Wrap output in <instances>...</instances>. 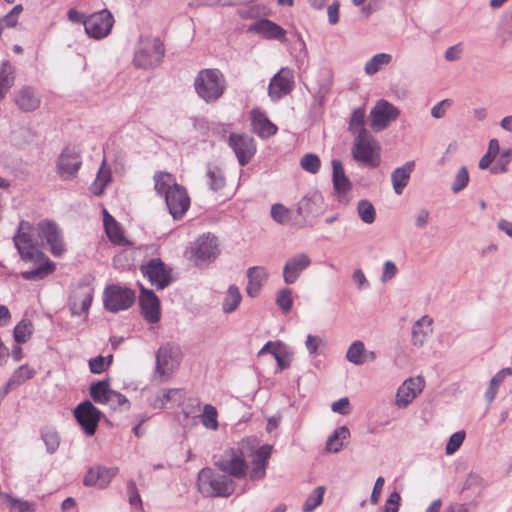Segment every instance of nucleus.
<instances>
[{
  "label": "nucleus",
  "mask_w": 512,
  "mask_h": 512,
  "mask_svg": "<svg viewBox=\"0 0 512 512\" xmlns=\"http://www.w3.org/2000/svg\"><path fill=\"white\" fill-rule=\"evenodd\" d=\"M194 87L201 99L213 103L224 94L226 80L219 69H202L195 78Z\"/></svg>",
  "instance_id": "nucleus-1"
},
{
  "label": "nucleus",
  "mask_w": 512,
  "mask_h": 512,
  "mask_svg": "<svg viewBox=\"0 0 512 512\" xmlns=\"http://www.w3.org/2000/svg\"><path fill=\"white\" fill-rule=\"evenodd\" d=\"M165 54L164 44L156 37H141L134 52L133 64L137 69L157 67Z\"/></svg>",
  "instance_id": "nucleus-2"
},
{
  "label": "nucleus",
  "mask_w": 512,
  "mask_h": 512,
  "mask_svg": "<svg viewBox=\"0 0 512 512\" xmlns=\"http://www.w3.org/2000/svg\"><path fill=\"white\" fill-rule=\"evenodd\" d=\"M198 483L203 493L215 497H229L236 488L233 479L226 474L216 473L208 467L199 471Z\"/></svg>",
  "instance_id": "nucleus-3"
},
{
  "label": "nucleus",
  "mask_w": 512,
  "mask_h": 512,
  "mask_svg": "<svg viewBox=\"0 0 512 512\" xmlns=\"http://www.w3.org/2000/svg\"><path fill=\"white\" fill-rule=\"evenodd\" d=\"M13 241L21 260L43 259L40 254L39 242L34 236V228L27 221L19 223L18 232L14 235Z\"/></svg>",
  "instance_id": "nucleus-4"
},
{
  "label": "nucleus",
  "mask_w": 512,
  "mask_h": 512,
  "mask_svg": "<svg viewBox=\"0 0 512 512\" xmlns=\"http://www.w3.org/2000/svg\"><path fill=\"white\" fill-rule=\"evenodd\" d=\"M215 466L230 478L243 479L248 473V463L240 449L226 450L214 461Z\"/></svg>",
  "instance_id": "nucleus-5"
},
{
  "label": "nucleus",
  "mask_w": 512,
  "mask_h": 512,
  "mask_svg": "<svg viewBox=\"0 0 512 512\" xmlns=\"http://www.w3.org/2000/svg\"><path fill=\"white\" fill-rule=\"evenodd\" d=\"M135 299L134 290L118 284L107 286L103 293L104 307L113 313L129 309L134 304Z\"/></svg>",
  "instance_id": "nucleus-6"
},
{
  "label": "nucleus",
  "mask_w": 512,
  "mask_h": 512,
  "mask_svg": "<svg viewBox=\"0 0 512 512\" xmlns=\"http://www.w3.org/2000/svg\"><path fill=\"white\" fill-rule=\"evenodd\" d=\"M81 166V151L75 146H67L57 158L56 172L64 181L73 180L77 177Z\"/></svg>",
  "instance_id": "nucleus-7"
},
{
  "label": "nucleus",
  "mask_w": 512,
  "mask_h": 512,
  "mask_svg": "<svg viewBox=\"0 0 512 512\" xmlns=\"http://www.w3.org/2000/svg\"><path fill=\"white\" fill-rule=\"evenodd\" d=\"M114 22L112 13L108 9H103L88 15L84 21V28L89 37L102 39L110 34Z\"/></svg>",
  "instance_id": "nucleus-8"
},
{
  "label": "nucleus",
  "mask_w": 512,
  "mask_h": 512,
  "mask_svg": "<svg viewBox=\"0 0 512 512\" xmlns=\"http://www.w3.org/2000/svg\"><path fill=\"white\" fill-rule=\"evenodd\" d=\"M142 275L158 290L166 288L172 281L171 270L160 258H152L140 266Z\"/></svg>",
  "instance_id": "nucleus-9"
},
{
  "label": "nucleus",
  "mask_w": 512,
  "mask_h": 512,
  "mask_svg": "<svg viewBox=\"0 0 512 512\" xmlns=\"http://www.w3.org/2000/svg\"><path fill=\"white\" fill-rule=\"evenodd\" d=\"M164 197L169 213L175 220L181 219L190 207L187 190L180 184L174 183Z\"/></svg>",
  "instance_id": "nucleus-10"
},
{
  "label": "nucleus",
  "mask_w": 512,
  "mask_h": 512,
  "mask_svg": "<svg viewBox=\"0 0 512 512\" xmlns=\"http://www.w3.org/2000/svg\"><path fill=\"white\" fill-rule=\"evenodd\" d=\"M191 253L198 265L214 261L219 254L217 237L211 233L199 236L191 247Z\"/></svg>",
  "instance_id": "nucleus-11"
},
{
  "label": "nucleus",
  "mask_w": 512,
  "mask_h": 512,
  "mask_svg": "<svg viewBox=\"0 0 512 512\" xmlns=\"http://www.w3.org/2000/svg\"><path fill=\"white\" fill-rule=\"evenodd\" d=\"M74 416L85 434L92 436L96 432L102 413L92 402L86 400L77 405L74 409Z\"/></svg>",
  "instance_id": "nucleus-12"
},
{
  "label": "nucleus",
  "mask_w": 512,
  "mask_h": 512,
  "mask_svg": "<svg viewBox=\"0 0 512 512\" xmlns=\"http://www.w3.org/2000/svg\"><path fill=\"white\" fill-rule=\"evenodd\" d=\"M181 350L179 346L167 343L156 353V373L160 376L170 375L179 365Z\"/></svg>",
  "instance_id": "nucleus-13"
},
{
  "label": "nucleus",
  "mask_w": 512,
  "mask_h": 512,
  "mask_svg": "<svg viewBox=\"0 0 512 512\" xmlns=\"http://www.w3.org/2000/svg\"><path fill=\"white\" fill-rule=\"evenodd\" d=\"M294 88V74L288 67L281 68L270 80L268 95L273 102L288 95Z\"/></svg>",
  "instance_id": "nucleus-14"
},
{
  "label": "nucleus",
  "mask_w": 512,
  "mask_h": 512,
  "mask_svg": "<svg viewBox=\"0 0 512 512\" xmlns=\"http://www.w3.org/2000/svg\"><path fill=\"white\" fill-rule=\"evenodd\" d=\"M425 384V379L422 376L406 379L397 390L395 405L401 409L408 407L422 393Z\"/></svg>",
  "instance_id": "nucleus-15"
},
{
  "label": "nucleus",
  "mask_w": 512,
  "mask_h": 512,
  "mask_svg": "<svg viewBox=\"0 0 512 512\" xmlns=\"http://www.w3.org/2000/svg\"><path fill=\"white\" fill-rule=\"evenodd\" d=\"M38 236L42 240H46L50 247L51 253L60 257L65 252V245L62 238V233L58 226L52 221H41L37 225Z\"/></svg>",
  "instance_id": "nucleus-16"
},
{
  "label": "nucleus",
  "mask_w": 512,
  "mask_h": 512,
  "mask_svg": "<svg viewBox=\"0 0 512 512\" xmlns=\"http://www.w3.org/2000/svg\"><path fill=\"white\" fill-rule=\"evenodd\" d=\"M140 295L139 305L141 308V314L148 323H157L161 317L160 300L157 295L143 285L139 284Z\"/></svg>",
  "instance_id": "nucleus-17"
},
{
  "label": "nucleus",
  "mask_w": 512,
  "mask_h": 512,
  "mask_svg": "<svg viewBox=\"0 0 512 512\" xmlns=\"http://www.w3.org/2000/svg\"><path fill=\"white\" fill-rule=\"evenodd\" d=\"M229 146L233 149L241 166H245L256 152L254 139L248 135L231 133Z\"/></svg>",
  "instance_id": "nucleus-18"
},
{
  "label": "nucleus",
  "mask_w": 512,
  "mask_h": 512,
  "mask_svg": "<svg viewBox=\"0 0 512 512\" xmlns=\"http://www.w3.org/2000/svg\"><path fill=\"white\" fill-rule=\"evenodd\" d=\"M40 254L42 255L43 259H30V260H22L26 264L31 265V269L22 271L20 273V276L24 280L28 281H38L46 278L50 274H52L55 269L56 265L53 261H51L41 250Z\"/></svg>",
  "instance_id": "nucleus-19"
},
{
  "label": "nucleus",
  "mask_w": 512,
  "mask_h": 512,
  "mask_svg": "<svg viewBox=\"0 0 512 512\" xmlns=\"http://www.w3.org/2000/svg\"><path fill=\"white\" fill-rule=\"evenodd\" d=\"M310 265L311 258L306 253H297L289 257L283 267L284 282L287 285L294 284Z\"/></svg>",
  "instance_id": "nucleus-20"
},
{
  "label": "nucleus",
  "mask_w": 512,
  "mask_h": 512,
  "mask_svg": "<svg viewBox=\"0 0 512 512\" xmlns=\"http://www.w3.org/2000/svg\"><path fill=\"white\" fill-rule=\"evenodd\" d=\"M376 144L366 129H361L353 147V157L363 163H371Z\"/></svg>",
  "instance_id": "nucleus-21"
},
{
  "label": "nucleus",
  "mask_w": 512,
  "mask_h": 512,
  "mask_svg": "<svg viewBox=\"0 0 512 512\" xmlns=\"http://www.w3.org/2000/svg\"><path fill=\"white\" fill-rule=\"evenodd\" d=\"M93 299V288L89 285H79L70 297L69 307L72 315L79 316L89 310Z\"/></svg>",
  "instance_id": "nucleus-22"
},
{
  "label": "nucleus",
  "mask_w": 512,
  "mask_h": 512,
  "mask_svg": "<svg viewBox=\"0 0 512 512\" xmlns=\"http://www.w3.org/2000/svg\"><path fill=\"white\" fill-rule=\"evenodd\" d=\"M248 31L254 32L268 40H286L285 29L269 19L257 20L249 26Z\"/></svg>",
  "instance_id": "nucleus-23"
},
{
  "label": "nucleus",
  "mask_w": 512,
  "mask_h": 512,
  "mask_svg": "<svg viewBox=\"0 0 512 512\" xmlns=\"http://www.w3.org/2000/svg\"><path fill=\"white\" fill-rule=\"evenodd\" d=\"M14 103L22 112H32L40 107L41 98L32 86H23L14 93Z\"/></svg>",
  "instance_id": "nucleus-24"
},
{
  "label": "nucleus",
  "mask_w": 512,
  "mask_h": 512,
  "mask_svg": "<svg viewBox=\"0 0 512 512\" xmlns=\"http://www.w3.org/2000/svg\"><path fill=\"white\" fill-rule=\"evenodd\" d=\"M272 446L265 444L256 449L252 457V468L249 472L251 480L263 479L266 475V468L271 457Z\"/></svg>",
  "instance_id": "nucleus-25"
},
{
  "label": "nucleus",
  "mask_w": 512,
  "mask_h": 512,
  "mask_svg": "<svg viewBox=\"0 0 512 512\" xmlns=\"http://www.w3.org/2000/svg\"><path fill=\"white\" fill-rule=\"evenodd\" d=\"M324 199L321 193L318 191H311L307 193L305 196L297 204V214L303 218H307L309 216H317L323 210Z\"/></svg>",
  "instance_id": "nucleus-26"
},
{
  "label": "nucleus",
  "mask_w": 512,
  "mask_h": 512,
  "mask_svg": "<svg viewBox=\"0 0 512 512\" xmlns=\"http://www.w3.org/2000/svg\"><path fill=\"white\" fill-rule=\"evenodd\" d=\"M250 116L252 130L259 137L269 138L277 133V126L268 119L264 112L259 109H252Z\"/></svg>",
  "instance_id": "nucleus-27"
},
{
  "label": "nucleus",
  "mask_w": 512,
  "mask_h": 512,
  "mask_svg": "<svg viewBox=\"0 0 512 512\" xmlns=\"http://www.w3.org/2000/svg\"><path fill=\"white\" fill-rule=\"evenodd\" d=\"M268 272L264 267L254 266L247 270L248 284L246 292L250 297L258 296L264 282L268 279Z\"/></svg>",
  "instance_id": "nucleus-28"
},
{
  "label": "nucleus",
  "mask_w": 512,
  "mask_h": 512,
  "mask_svg": "<svg viewBox=\"0 0 512 512\" xmlns=\"http://www.w3.org/2000/svg\"><path fill=\"white\" fill-rule=\"evenodd\" d=\"M414 167L415 162L408 161L401 167L396 168L391 173V183L393 186V190L397 195H401L403 193L404 188L407 186L409 182Z\"/></svg>",
  "instance_id": "nucleus-29"
},
{
  "label": "nucleus",
  "mask_w": 512,
  "mask_h": 512,
  "mask_svg": "<svg viewBox=\"0 0 512 512\" xmlns=\"http://www.w3.org/2000/svg\"><path fill=\"white\" fill-rule=\"evenodd\" d=\"M433 320L425 315L417 320L412 326V343L414 346L422 347L428 336L432 333Z\"/></svg>",
  "instance_id": "nucleus-30"
},
{
  "label": "nucleus",
  "mask_w": 512,
  "mask_h": 512,
  "mask_svg": "<svg viewBox=\"0 0 512 512\" xmlns=\"http://www.w3.org/2000/svg\"><path fill=\"white\" fill-rule=\"evenodd\" d=\"M332 165V181L336 193L344 195L351 190V182L345 175L342 162L338 159H333Z\"/></svg>",
  "instance_id": "nucleus-31"
},
{
  "label": "nucleus",
  "mask_w": 512,
  "mask_h": 512,
  "mask_svg": "<svg viewBox=\"0 0 512 512\" xmlns=\"http://www.w3.org/2000/svg\"><path fill=\"white\" fill-rule=\"evenodd\" d=\"M15 79V67L8 60L2 61L0 65V101L6 97L13 87Z\"/></svg>",
  "instance_id": "nucleus-32"
},
{
  "label": "nucleus",
  "mask_w": 512,
  "mask_h": 512,
  "mask_svg": "<svg viewBox=\"0 0 512 512\" xmlns=\"http://www.w3.org/2000/svg\"><path fill=\"white\" fill-rule=\"evenodd\" d=\"M103 224L105 228V232L111 242L114 244H124L125 238L123 235L122 228L106 210L103 212Z\"/></svg>",
  "instance_id": "nucleus-33"
},
{
  "label": "nucleus",
  "mask_w": 512,
  "mask_h": 512,
  "mask_svg": "<svg viewBox=\"0 0 512 512\" xmlns=\"http://www.w3.org/2000/svg\"><path fill=\"white\" fill-rule=\"evenodd\" d=\"M90 396L97 404L105 405L113 390L108 380L93 382L89 388Z\"/></svg>",
  "instance_id": "nucleus-34"
},
{
  "label": "nucleus",
  "mask_w": 512,
  "mask_h": 512,
  "mask_svg": "<svg viewBox=\"0 0 512 512\" xmlns=\"http://www.w3.org/2000/svg\"><path fill=\"white\" fill-rule=\"evenodd\" d=\"M350 436V431L346 426L337 428L333 434L328 438L326 443V449L329 452L337 453L343 447V440Z\"/></svg>",
  "instance_id": "nucleus-35"
},
{
  "label": "nucleus",
  "mask_w": 512,
  "mask_h": 512,
  "mask_svg": "<svg viewBox=\"0 0 512 512\" xmlns=\"http://www.w3.org/2000/svg\"><path fill=\"white\" fill-rule=\"evenodd\" d=\"M111 180V171L108 168H105V162H103L102 166L100 167L97 177L94 180V182L90 186V191L96 196H100L103 194L106 185Z\"/></svg>",
  "instance_id": "nucleus-36"
},
{
  "label": "nucleus",
  "mask_w": 512,
  "mask_h": 512,
  "mask_svg": "<svg viewBox=\"0 0 512 512\" xmlns=\"http://www.w3.org/2000/svg\"><path fill=\"white\" fill-rule=\"evenodd\" d=\"M206 176L211 190L218 191L225 186V176L220 167L208 165Z\"/></svg>",
  "instance_id": "nucleus-37"
},
{
  "label": "nucleus",
  "mask_w": 512,
  "mask_h": 512,
  "mask_svg": "<svg viewBox=\"0 0 512 512\" xmlns=\"http://www.w3.org/2000/svg\"><path fill=\"white\" fill-rule=\"evenodd\" d=\"M346 359L354 365L365 363V346L360 340L354 341L346 352Z\"/></svg>",
  "instance_id": "nucleus-38"
},
{
  "label": "nucleus",
  "mask_w": 512,
  "mask_h": 512,
  "mask_svg": "<svg viewBox=\"0 0 512 512\" xmlns=\"http://www.w3.org/2000/svg\"><path fill=\"white\" fill-rule=\"evenodd\" d=\"M242 296L239 288L235 285H230L227 294L223 301V311L225 313H231L239 306Z\"/></svg>",
  "instance_id": "nucleus-39"
},
{
  "label": "nucleus",
  "mask_w": 512,
  "mask_h": 512,
  "mask_svg": "<svg viewBox=\"0 0 512 512\" xmlns=\"http://www.w3.org/2000/svg\"><path fill=\"white\" fill-rule=\"evenodd\" d=\"M35 373V370L30 368L28 365H21L17 370L14 371L12 377L7 382L6 392H8L10 386L21 385L25 381L33 378Z\"/></svg>",
  "instance_id": "nucleus-40"
},
{
  "label": "nucleus",
  "mask_w": 512,
  "mask_h": 512,
  "mask_svg": "<svg viewBox=\"0 0 512 512\" xmlns=\"http://www.w3.org/2000/svg\"><path fill=\"white\" fill-rule=\"evenodd\" d=\"M153 179L155 191L157 194L164 196L166 195V191L175 183L173 176L167 172H156Z\"/></svg>",
  "instance_id": "nucleus-41"
},
{
  "label": "nucleus",
  "mask_w": 512,
  "mask_h": 512,
  "mask_svg": "<svg viewBox=\"0 0 512 512\" xmlns=\"http://www.w3.org/2000/svg\"><path fill=\"white\" fill-rule=\"evenodd\" d=\"M33 333V324L28 319L21 320L14 328V339L17 343H26Z\"/></svg>",
  "instance_id": "nucleus-42"
},
{
  "label": "nucleus",
  "mask_w": 512,
  "mask_h": 512,
  "mask_svg": "<svg viewBox=\"0 0 512 512\" xmlns=\"http://www.w3.org/2000/svg\"><path fill=\"white\" fill-rule=\"evenodd\" d=\"M370 125L373 130L381 131L384 129V99L377 101L375 107L370 113Z\"/></svg>",
  "instance_id": "nucleus-43"
},
{
  "label": "nucleus",
  "mask_w": 512,
  "mask_h": 512,
  "mask_svg": "<svg viewBox=\"0 0 512 512\" xmlns=\"http://www.w3.org/2000/svg\"><path fill=\"white\" fill-rule=\"evenodd\" d=\"M325 488L323 486H318L314 489L312 494H310L305 500L302 512H312L316 509L323 501Z\"/></svg>",
  "instance_id": "nucleus-44"
},
{
  "label": "nucleus",
  "mask_w": 512,
  "mask_h": 512,
  "mask_svg": "<svg viewBox=\"0 0 512 512\" xmlns=\"http://www.w3.org/2000/svg\"><path fill=\"white\" fill-rule=\"evenodd\" d=\"M469 172H468V169L465 167V166H461L454 178H453V182H452V185H451V190L453 193L457 194L459 192H461L462 190H464L468 183H469Z\"/></svg>",
  "instance_id": "nucleus-45"
},
{
  "label": "nucleus",
  "mask_w": 512,
  "mask_h": 512,
  "mask_svg": "<svg viewBox=\"0 0 512 512\" xmlns=\"http://www.w3.org/2000/svg\"><path fill=\"white\" fill-rule=\"evenodd\" d=\"M217 415L218 413L214 406L210 404L204 405L201 416L203 426L207 429L216 430L218 428Z\"/></svg>",
  "instance_id": "nucleus-46"
},
{
  "label": "nucleus",
  "mask_w": 512,
  "mask_h": 512,
  "mask_svg": "<svg viewBox=\"0 0 512 512\" xmlns=\"http://www.w3.org/2000/svg\"><path fill=\"white\" fill-rule=\"evenodd\" d=\"M357 211L360 219L366 223L371 224L375 220V209L371 202L368 200H360L357 205Z\"/></svg>",
  "instance_id": "nucleus-47"
},
{
  "label": "nucleus",
  "mask_w": 512,
  "mask_h": 512,
  "mask_svg": "<svg viewBox=\"0 0 512 512\" xmlns=\"http://www.w3.org/2000/svg\"><path fill=\"white\" fill-rule=\"evenodd\" d=\"M41 437L46 445V449L48 453H54L60 444V438L58 433L53 429H43L41 431Z\"/></svg>",
  "instance_id": "nucleus-48"
},
{
  "label": "nucleus",
  "mask_w": 512,
  "mask_h": 512,
  "mask_svg": "<svg viewBox=\"0 0 512 512\" xmlns=\"http://www.w3.org/2000/svg\"><path fill=\"white\" fill-rule=\"evenodd\" d=\"M301 168L311 174H316L321 166L320 158L314 153H307L303 155L300 160Z\"/></svg>",
  "instance_id": "nucleus-49"
},
{
  "label": "nucleus",
  "mask_w": 512,
  "mask_h": 512,
  "mask_svg": "<svg viewBox=\"0 0 512 512\" xmlns=\"http://www.w3.org/2000/svg\"><path fill=\"white\" fill-rule=\"evenodd\" d=\"M276 304L284 312L288 313L292 309L293 298L292 291L289 288H282L276 294Z\"/></svg>",
  "instance_id": "nucleus-50"
},
{
  "label": "nucleus",
  "mask_w": 512,
  "mask_h": 512,
  "mask_svg": "<svg viewBox=\"0 0 512 512\" xmlns=\"http://www.w3.org/2000/svg\"><path fill=\"white\" fill-rule=\"evenodd\" d=\"M271 217L278 224L285 225L290 221L291 211L284 205L276 203L271 207Z\"/></svg>",
  "instance_id": "nucleus-51"
},
{
  "label": "nucleus",
  "mask_w": 512,
  "mask_h": 512,
  "mask_svg": "<svg viewBox=\"0 0 512 512\" xmlns=\"http://www.w3.org/2000/svg\"><path fill=\"white\" fill-rule=\"evenodd\" d=\"M466 437L465 431H457L453 433L446 444L445 453L447 455H453L463 444Z\"/></svg>",
  "instance_id": "nucleus-52"
},
{
  "label": "nucleus",
  "mask_w": 512,
  "mask_h": 512,
  "mask_svg": "<svg viewBox=\"0 0 512 512\" xmlns=\"http://www.w3.org/2000/svg\"><path fill=\"white\" fill-rule=\"evenodd\" d=\"M105 405H108L112 410H126L129 408V401L123 394L113 390Z\"/></svg>",
  "instance_id": "nucleus-53"
},
{
  "label": "nucleus",
  "mask_w": 512,
  "mask_h": 512,
  "mask_svg": "<svg viewBox=\"0 0 512 512\" xmlns=\"http://www.w3.org/2000/svg\"><path fill=\"white\" fill-rule=\"evenodd\" d=\"M112 359V355L107 356V358H104L103 356L91 358L89 360L90 371L94 374H100L104 372L106 368L111 364Z\"/></svg>",
  "instance_id": "nucleus-54"
},
{
  "label": "nucleus",
  "mask_w": 512,
  "mask_h": 512,
  "mask_svg": "<svg viewBox=\"0 0 512 512\" xmlns=\"http://www.w3.org/2000/svg\"><path fill=\"white\" fill-rule=\"evenodd\" d=\"M364 118H365V111L363 109H356L353 111L352 115H351V118H350V122H349V130L353 133V134H357L359 133V131H361V129H365L364 128Z\"/></svg>",
  "instance_id": "nucleus-55"
},
{
  "label": "nucleus",
  "mask_w": 512,
  "mask_h": 512,
  "mask_svg": "<svg viewBox=\"0 0 512 512\" xmlns=\"http://www.w3.org/2000/svg\"><path fill=\"white\" fill-rule=\"evenodd\" d=\"M384 65V53H378L373 56L365 65V72L368 75H374Z\"/></svg>",
  "instance_id": "nucleus-56"
},
{
  "label": "nucleus",
  "mask_w": 512,
  "mask_h": 512,
  "mask_svg": "<svg viewBox=\"0 0 512 512\" xmlns=\"http://www.w3.org/2000/svg\"><path fill=\"white\" fill-rule=\"evenodd\" d=\"M463 52L464 45L462 42H459L447 48V50L444 53V58L448 62H455L461 59Z\"/></svg>",
  "instance_id": "nucleus-57"
},
{
  "label": "nucleus",
  "mask_w": 512,
  "mask_h": 512,
  "mask_svg": "<svg viewBox=\"0 0 512 512\" xmlns=\"http://www.w3.org/2000/svg\"><path fill=\"white\" fill-rule=\"evenodd\" d=\"M117 473V467H100L99 487H106L111 482V480L117 475Z\"/></svg>",
  "instance_id": "nucleus-58"
},
{
  "label": "nucleus",
  "mask_w": 512,
  "mask_h": 512,
  "mask_svg": "<svg viewBox=\"0 0 512 512\" xmlns=\"http://www.w3.org/2000/svg\"><path fill=\"white\" fill-rule=\"evenodd\" d=\"M127 493L129 496V503L134 507H142L141 497L138 493V489L136 483L133 480H130L127 483Z\"/></svg>",
  "instance_id": "nucleus-59"
},
{
  "label": "nucleus",
  "mask_w": 512,
  "mask_h": 512,
  "mask_svg": "<svg viewBox=\"0 0 512 512\" xmlns=\"http://www.w3.org/2000/svg\"><path fill=\"white\" fill-rule=\"evenodd\" d=\"M451 104H452V101L450 99H444V100L438 102L431 109L432 117H434L436 119L443 118L446 114L447 108H449L451 106Z\"/></svg>",
  "instance_id": "nucleus-60"
},
{
  "label": "nucleus",
  "mask_w": 512,
  "mask_h": 512,
  "mask_svg": "<svg viewBox=\"0 0 512 512\" xmlns=\"http://www.w3.org/2000/svg\"><path fill=\"white\" fill-rule=\"evenodd\" d=\"M331 409L335 413H338L341 415H348L351 411L349 399L347 397H343V398L333 402L331 405Z\"/></svg>",
  "instance_id": "nucleus-61"
},
{
  "label": "nucleus",
  "mask_w": 512,
  "mask_h": 512,
  "mask_svg": "<svg viewBox=\"0 0 512 512\" xmlns=\"http://www.w3.org/2000/svg\"><path fill=\"white\" fill-rule=\"evenodd\" d=\"M13 508H16L19 512H34L35 505L32 502L15 499L13 497H8Z\"/></svg>",
  "instance_id": "nucleus-62"
},
{
  "label": "nucleus",
  "mask_w": 512,
  "mask_h": 512,
  "mask_svg": "<svg viewBox=\"0 0 512 512\" xmlns=\"http://www.w3.org/2000/svg\"><path fill=\"white\" fill-rule=\"evenodd\" d=\"M483 485V479L476 473H469L463 482L461 491L464 492L473 487H481Z\"/></svg>",
  "instance_id": "nucleus-63"
},
{
  "label": "nucleus",
  "mask_w": 512,
  "mask_h": 512,
  "mask_svg": "<svg viewBox=\"0 0 512 512\" xmlns=\"http://www.w3.org/2000/svg\"><path fill=\"white\" fill-rule=\"evenodd\" d=\"M322 339L319 336L309 334L305 341V346L310 355H316Z\"/></svg>",
  "instance_id": "nucleus-64"
}]
</instances>
